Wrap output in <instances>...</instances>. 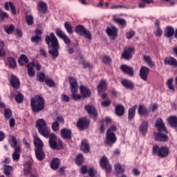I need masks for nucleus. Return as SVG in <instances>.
Instances as JSON below:
<instances>
[{"mask_svg": "<svg viewBox=\"0 0 177 177\" xmlns=\"http://www.w3.org/2000/svg\"><path fill=\"white\" fill-rule=\"evenodd\" d=\"M120 69L125 74H127V75H129V77H133L135 74V71L133 70V68L131 66H128L127 65H125V64L122 65L120 66Z\"/></svg>", "mask_w": 177, "mask_h": 177, "instance_id": "obj_18", "label": "nucleus"}, {"mask_svg": "<svg viewBox=\"0 0 177 177\" xmlns=\"http://www.w3.org/2000/svg\"><path fill=\"white\" fill-rule=\"evenodd\" d=\"M9 15L6 12H1L0 15V21H2L4 19H8Z\"/></svg>", "mask_w": 177, "mask_h": 177, "instance_id": "obj_62", "label": "nucleus"}, {"mask_svg": "<svg viewBox=\"0 0 177 177\" xmlns=\"http://www.w3.org/2000/svg\"><path fill=\"white\" fill-rule=\"evenodd\" d=\"M89 176L91 177H97V170L96 168L92 167L89 169Z\"/></svg>", "mask_w": 177, "mask_h": 177, "instance_id": "obj_46", "label": "nucleus"}, {"mask_svg": "<svg viewBox=\"0 0 177 177\" xmlns=\"http://www.w3.org/2000/svg\"><path fill=\"white\" fill-rule=\"evenodd\" d=\"M19 59L22 60L26 64L28 63V62H29L28 57H27V55H26L24 54L21 55Z\"/></svg>", "mask_w": 177, "mask_h": 177, "instance_id": "obj_61", "label": "nucleus"}, {"mask_svg": "<svg viewBox=\"0 0 177 177\" xmlns=\"http://www.w3.org/2000/svg\"><path fill=\"white\" fill-rule=\"evenodd\" d=\"M84 162V156L82 154L80 153L76 158V164L77 165H82Z\"/></svg>", "mask_w": 177, "mask_h": 177, "instance_id": "obj_47", "label": "nucleus"}, {"mask_svg": "<svg viewBox=\"0 0 177 177\" xmlns=\"http://www.w3.org/2000/svg\"><path fill=\"white\" fill-rule=\"evenodd\" d=\"M33 143L35 147V149H44V142L40 140L38 136H35Z\"/></svg>", "mask_w": 177, "mask_h": 177, "instance_id": "obj_24", "label": "nucleus"}, {"mask_svg": "<svg viewBox=\"0 0 177 177\" xmlns=\"http://www.w3.org/2000/svg\"><path fill=\"white\" fill-rule=\"evenodd\" d=\"M61 99L62 102H66V103H68V102H70V97H68V95L66 94H62L61 95Z\"/></svg>", "mask_w": 177, "mask_h": 177, "instance_id": "obj_60", "label": "nucleus"}, {"mask_svg": "<svg viewBox=\"0 0 177 177\" xmlns=\"http://www.w3.org/2000/svg\"><path fill=\"white\" fill-rule=\"evenodd\" d=\"M24 96L22 95L20 91H17V95L15 96V102L17 103H23Z\"/></svg>", "mask_w": 177, "mask_h": 177, "instance_id": "obj_43", "label": "nucleus"}, {"mask_svg": "<svg viewBox=\"0 0 177 177\" xmlns=\"http://www.w3.org/2000/svg\"><path fill=\"white\" fill-rule=\"evenodd\" d=\"M10 142L11 147L16 149V146H17V139L15 136H11Z\"/></svg>", "mask_w": 177, "mask_h": 177, "instance_id": "obj_53", "label": "nucleus"}, {"mask_svg": "<svg viewBox=\"0 0 177 177\" xmlns=\"http://www.w3.org/2000/svg\"><path fill=\"white\" fill-rule=\"evenodd\" d=\"M153 153L156 156H159L161 158H164L165 157H168V154H169V149L167 147H158V145H156L153 148Z\"/></svg>", "mask_w": 177, "mask_h": 177, "instance_id": "obj_6", "label": "nucleus"}, {"mask_svg": "<svg viewBox=\"0 0 177 177\" xmlns=\"http://www.w3.org/2000/svg\"><path fill=\"white\" fill-rule=\"evenodd\" d=\"M26 21L28 26H32L34 24V17L32 15H26Z\"/></svg>", "mask_w": 177, "mask_h": 177, "instance_id": "obj_42", "label": "nucleus"}, {"mask_svg": "<svg viewBox=\"0 0 177 177\" xmlns=\"http://www.w3.org/2000/svg\"><path fill=\"white\" fill-rule=\"evenodd\" d=\"M174 34H175V30H174V28L171 26L167 27L166 33L165 34V37H167V38H171V37L174 36Z\"/></svg>", "mask_w": 177, "mask_h": 177, "instance_id": "obj_37", "label": "nucleus"}, {"mask_svg": "<svg viewBox=\"0 0 177 177\" xmlns=\"http://www.w3.org/2000/svg\"><path fill=\"white\" fill-rule=\"evenodd\" d=\"M89 117L95 121L97 118V111L93 106H89Z\"/></svg>", "mask_w": 177, "mask_h": 177, "instance_id": "obj_26", "label": "nucleus"}, {"mask_svg": "<svg viewBox=\"0 0 177 177\" xmlns=\"http://www.w3.org/2000/svg\"><path fill=\"white\" fill-rule=\"evenodd\" d=\"M55 33H56V35H57V37H59V38H61L62 39L66 35V33H64V32H63V30H62V29H60V28H57L55 30Z\"/></svg>", "mask_w": 177, "mask_h": 177, "instance_id": "obj_51", "label": "nucleus"}, {"mask_svg": "<svg viewBox=\"0 0 177 177\" xmlns=\"http://www.w3.org/2000/svg\"><path fill=\"white\" fill-rule=\"evenodd\" d=\"M113 21H115V23H118V24H120L122 27H125L127 26V21L124 19L113 17Z\"/></svg>", "mask_w": 177, "mask_h": 177, "instance_id": "obj_40", "label": "nucleus"}, {"mask_svg": "<svg viewBox=\"0 0 177 177\" xmlns=\"http://www.w3.org/2000/svg\"><path fill=\"white\" fill-rule=\"evenodd\" d=\"M30 107L35 114L41 113L45 109V100L41 95H36L30 100Z\"/></svg>", "mask_w": 177, "mask_h": 177, "instance_id": "obj_4", "label": "nucleus"}, {"mask_svg": "<svg viewBox=\"0 0 177 177\" xmlns=\"http://www.w3.org/2000/svg\"><path fill=\"white\" fill-rule=\"evenodd\" d=\"M81 97V95L77 94V92L72 93V98L73 100H80Z\"/></svg>", "mask_w": 177, "mask_h": 177, "instance_id": "obj_59", "label": "nucleus"}, {"mask_svg": "<svg viewBox=\"0 0 177 177\" xmlns=\"http://www.w3.org/2000/svg\"><path fill=\"white\" fill-rule=\"evenodd\" d=\"M68 81L71 86V93H74V92H78V82H77V79L74 77H69Z\"/></svg>", "mask_w": 177, "mask_h": 177, "instance_id": "obj_16", "label": "nucleus"}, {"mask_svg": "<svg viewBox=\"0 0 177 177\" xmlns=\"http://www.w3.org/2000/svg\"><path fill=\"white\" fill-rule=\"evenodd\" d=\"M24 176H28L29 175L30 177H39L37 169H32V165L30 161L24 163Z\"/></svg>", "mask_w": 177, "mask_h": 177, "instance_id": "obj_5", "label": "nucleus"}, {"mask_svg": "<svg viewBox=\"0 0 177 177\" xmlns=\"http://www.w3.org/2000/svg\"><path fill=\"white\" fill-rule=\"evenodd\" d=\"M133 35H135V31L133 30H129L126 32V38L127 39H131V38H133Z\"/></svg>", "mask_w": 177, "mask_h": 177, "instance_id": "obj_56", "label": "nucleus"}, {"mask_svg": "<svg viewBox=\"0 0 177 177\" xmlns=\"http://www.w3.org/2000/svg\"><path fill=\"white\" fill-rule=\"evenodd\" d=\"M10 8L11 9L12 15H16V6H15V4L10 1Z\"/></svg>", "mask_w": 177, "mask_h": 177, "instance_id": "obj_64", "label": "nucleus"}, {"mask_svg": "<svg viewBox=\"0 0 177 177\" xmlns=\"http://www.w3.org/2000/svg\"><path fill=\"white\" fill-rule=\"evenodd\" d=\"M10 82L15 89H19L20 88V80L15 75L10 76Z\"/></svg>", "mask_w": 177, "mask_h": 177, "instance_id": "obj_19", "label": "nucleus"}, {"mask_svg": "<svg viewBox=\"0 0 177 177\" xmlns=\"http://www.w3.org/2000/svg\"><path fill=\"white\" fill-rule=\"evenodd\" d=\"M122 84L127 89H133V82L129 80H123L122 81Z\"/></svg>", "mask_w": 177, "mask_h": 177, "instance_id": "obj_30", "label": "nucleus"}, {"mask_svg": "<svg viewBox=\"0 0 177 177\" xmlns=\"http://www.w3.org/2000/svg\"><path fill=\"white\" fill-rule=\"evenodd\" d=\"M115 169L117 174H124V169L121 167V165L120 163H116L115 165Z\"/></svg>", "mask_w": 177, "mask_h": 177, "instance_id": "obj_50", "label": "nucleus"}, {"mask_svg": "<svg viewBox=\"0 0 177 177\" xmlns=\"http://www.w3.org/2000/svg\"><path fill=\"white\" fill-rule=\"evenodd\" d=\"M8 62L11 68H16V67L17 66V62H16V59H15L14 57H8Z\"/></svg>", "mask_w": 177, "mask_h": 177, "instance_id": "obj_36", "label": "nucleus"}, {"mask_svg": "<svg viewBox=\"0 0 177 177\" xmlns=\"http://www.w3.org/2000/svg\"><path fill=\"white\" fill-rule=\"evenodd\" d=\"M38 6L39 8V10L41 12V13H45V12L48 10V5L44 1L39 2Z\"/></svg>", "mask_w": 177, "mask_h": 177, "instance_id": "obj_34", "label": "nucleus"}, {"mask_svg": "<svg viewBox=\"0 0 177 177\" xmlns=\"http://www.w3.org/2000/svg\"><path fill=\"white\" fill-rule=\"evenodd\" d=\"M36 128L40 135L48 140V145L52 150H62L63 149V141L55 133H50V130L48 128L46 121L44 119H39L36 121Z\"/></svg>", "mask_w": 177, "mask_h": 177, "instance_id": "obj_1", "label": "nucleus"}, {"mask_svg": "<svg viewBox=\"0 0 177 177\" xmlns=\"http://www.w3.org/2000/svg\"><path fill=\"white\" fill-rule=\"evenodd\" d=\"M16 29V27L13 24H10V26H5L4 30L8 35L12 34L13 31Z\"/></svg>", "mask_w": 177, "mask_h": 177, "instance_id": "obj_35", "label": "nucleus"}, {"mask_svg": "<svg viewBox=\"0 0 177 177\" xmlns=\"http://www.w3.org/2000/svg\"><path fill=\"white\" fill-rule=\"evenodd\" d=\"M80 149L83 153H89V144H88V140H83L82 141Z\"/></svg>", "mask_w": 177, "mask_h": 177, "instance_id": "obj_27", "label": "nucleus"}, {"mask_svg": "<svg viewBox=\"0 0 177 177\" xmlns=\"http://www.w3.org/2000/svg\"><path fill=\"white\" fill-rule=\"evenodd\" d=\"M106 32L111 41H115L118 38V28L116 27H108L106 28Z\"/></svg>", "mask_w": 177, "mask_h": 177, "instance_id": "obj_7", "label": "nucleus"}, {"mask_svg": "<svg viewBox=\"0 0 177 177\" xmlns=\"http://www.w3.org/2000/svg\"><path fill=\"white\" fill-rule=\"evenodd\" d=\"M102 62L105 64H110V63H111V58L107 55H105L102 59Z\"/></svg>", "mask_w": 177, "mask_h": 177, "instance_id": "obj_58", "label": "nucleus"}, {"mask_svg": "<svg viewBox=\"0 0 177 177\" xmlns=\"http://www.w3.org/2000/svg\"><path fill=\"white\" fill-rule=\"evenodd\" d=\"M35 157L38 161H43L45 160V151L43 149H35Z\"/></svg>", "mask_w": 177, "mask_h": 177, "instance_id": "obj_20", "label": "nucleus"}, {"mask_svg": "<svg viewBox=\"0 0 177 177\" xmlns=\"http://www.w3.org/2000/svg\"><path fill=\"white\" fill-rule=\"evenodd\" d=\"M12 156L14 161H19L20 160V147L17 146L15 148V151Z\"/></svg>", "mask_w": 177, "mask_h": 177, "instance_id": "obj_28", "label": "nucleus"}, {"mask_svg": "<svg viewBox=\"0 0 177 177\" xmlns=\"http://www.w3.org/2000/svg\"><path fill=\"white\" fill-rule=\"evenodd\" d=\"M133 52H135V48L133 47L124 48L122 53V57L125 60H131L133 57Z\"/></svg>", "mask_w": 177, "mask_h": 177, "instance_id": "obj_10", "label": "nucleus"}, {"mask_svg": "<svg viewBox=\"0 0 177 177\" xmlns=\"http://www.w3.org/2000/svg\"><path fill=\"white\" fill-rule=\"evenodd\" d=\"M156 127L158 128L159 133L155 134V139L159 142H168L169 139L168 136L161 133L165 132V133H168V130L165 127V124L162 122V119L158 118L156 120Z\"/></svg>", "mask_w": 177, "mask_h": 177, "instance_id": "obj_3", "label": "nucleus"}, {"mask_svg": "<svg viewBox=\"0 0 177 177\" xmlns=\"http://www.w3.org/2000/svg\"><path fill=\"white\" fill-rule=\"evenodd\" d=\"M125 109L124 108V106L119 104L115 107V113L117 115L121 116L124 114Z\"/></svg>", "mask_w": 177, "mask_h": 177, "instance_id": "obj_38", "label": "nucleus"}, {"mask_svg": "<svg viewBox=\"0 0 177 177\" xmlns=\"http://www.w3.org/2000/svg\"><path fill=\"white\" fill-rule=\"evenodd\" d=\"M51 127L53 131H54V132H56L59 131V128H60V124H59V122L57 120H55L54 122H53Z\"/></svg>", "mask_w": 177, "mask_h": 177, "instance_id": "obj_52", "label": "nucleus"}, {"mask_svg": "<svg viewBox=\"0 0 177 177\" xmlns=\"http://www.w3.org/2000/svg\"><path fill=\"white\" fill-rule=\"evenodd\" d=\"M64 28H66L68 34H73V26H71V24H70L68 22H65Z\"/></svg>", "mask_w": 177, "mask_h": 177, "instance_id": "obj_49", "label": "nucleus"}, {"mask_svg": "<svg viewBox=\"0 0 177 177\" xmlns=\"http://www.w3.org/2000/svg\"><path fill=\"white\" fill-rule=\"evenodd\" d=\"M172 84H174V78L169 79L167 82V85L169 89H170V91H172L174 92L175 91V87H174V85Z\"/></svg>", "mask_w": 177, "mask_h": 177, "instance_id": "obj_45", "label": "nucleus"}, {"mask_svg": "<svg viewBox=\"0 0 177 177\" xmlns=\"http://www.w3.org/2000/svg\"><path fill=\"white\" fill-rule=\"evenodd\" d=\"M4 117L6 120H9V118H12V110L10 109L4 110Z\"/></svg>", "mask_w": 177, "mask_h": 177, "instance_id": "obj_48", "label": "nucleus"}, {"mask_svg": "<svg viewBox=\"0 0 177 177\" xmlns=\"http://www.w3.org/2000/svg\"><path fill=\"white\" fill-rule=\"evenodd\" d=\"M117 131V127L115 125H112L108 130L106 131V133H115L114 132Z\"/></svg>", "mask_w": 177, "mask_h": 177, "instance_id": "obj_57", "label": "nucleus"}, {"mask_svg": "<svg viewBox=\"0 0 177 177\" xmlns=\"http://www.w3.org/2000/svg\"><path fill=\"white\" fill-rule=\"evenodd\" d=\"M154 35L156 37H161L162 35V29L160 28V21H156L155 22Z\"/></svg>", "mask_w": 177, "mask_h": 177, "instance_id": "obj_25", "label": "nucleus"}, {"mask_svg": "<svg viewBox=\"0 0 177 177\" xmlns=\"http://www.w3.org/2000/svg\"><path fill=\"white\" fill-rule=\"evenodd\" d=\"M80 62L82 63V64H83L84 67H89V63H86L83 57H80Z\"/></svg>", "mask_w": 177, "mask_h": 177, "instance_id": "obj_63", "label": "nucleus"}, {"mask_svg": "<svg viewBox=\"0 0 177 177\" xmlns=\"http://www.w3.org/2000/svg\"><path fill=\"white\" fill-rule=\"evenodd\" d=\"M75 32L79 34V35H82L87 39H89V32L82 25H77L75 28Z\"/></svg>", "mask_w": 177, "mask_h": 177, "instance_id": "obj_9", "label": "nucleus"}, {"mask_svg": "<svg viewBox=\"0 0 177 177\" xmlns=\"http://www.w3.org/2000/svg\"><path fill=\"white\" fill-rule=\"evenodd\" d=\"M88 125H89V120L86 118H80L77 122V127L81 131L86 129V128H88Z\"/></svg>", "mask_w": 177, "mask_h": 177, "instance_id": "obj_12", "label": "nucleus"}, {"mask_svg": "<svg viewBox=\"0 0 177 177\" xmlns=\"http://www.w3.org/2000/svg\"><path fill=\"white\" fill-rule=\"evenodd\" d=\"M106 89H107V82L104 80H100L97 85L98 93H102V92H104Z\"/></svg>", "mask_w": 177, "mask_h": 177, "instance_id": "obj_22", "label": "nucleus"}, {"mask_svg": "<svg viewBox=\"0 0 177 177\" xmlns=\"http://www.w3.org/2000/svg\"><path fill=\"white\" fill-rule=\"evenodd\" d=\"M138 113L140 117H147L149 115V109L145 104L138 106Z\"/></svg>", "mask_w": 177, "mask_h": 177, "instance_id": "obj_17", "label": "nucleus"}, {"mask_svg": "<svg viewBox=\"0 0 177 177\" xmlns=\"http://www.w3.org/2000/svg\"><path fill=\"white\" fill-rule=\"evenodd\" d=\"M165 64H168L173 67H177V60L172 57H167L165 58Z\"/></svg>", "mask_w": 177, "mask_h": 177, "instance_id": "obj_23", "label": "nucleus"}, {"mask_svg": "<svg viewBox=\"0 0 177 177\" xmlns=\"http://www.w3.org/2000/svg\"><path fill=\"white\" fill-rule=\"evenodd\" d=\"M100 165L102 168L105 169L106 174H110L112 171L111 165L109 163V159L106 156H103L100 160Z\"/></svg>", "mask_w": 177, "mask_h": 177, "instance_id": "obj_11", "label": "nucleus"}, {"mask_svg": "<svg viewBox=\"0 0 177 177\" xmlns=\"http://www.w3.org/2000/svg\"><path fill=\"white\" fill-rule=\"evenodd\" d=\"M45 82L46 85H48V86H50V88H55V86H56L55 82L52 79H46Z\"/></svg>", "mask_w": 177, "mask_h": 177, "instance_id": "obj_55", "label": "nucleus"}, {"mask_svg": "<svg viewBox=\"0 0 177 177\" xmlns=\"http://www.w3.org/2000/svg\"><path fill=\"white\" fill-rule=\"evenodd\" d=\"M168 123L169 124L170 127L172 128H175L177 129V118L176 116H171L167 119Z\"/></svg>", "mask_w": 177, "mask_h": 177, "instance_id": "obj_29", "label": "nucleus"}, {"mask_svg": "<svg viewBox=\"0 0 177 177\" xmlns=\"http://www.w3.org/2000/svg\"><path fill=\"white\" fill-rule=\"evenodd\" d=\"M117 142V136L115 133H106L104 144L109 147H113L114 143Z\"/></svg>", "mask_w": 177, "mask_h": 177, "instance_id": "obj_8", "label": "nucleus"}, {"mask_svg": "<svg viewBox=\"0 0 177 177\" xmlns=\"http://www.w3.org/2000/svg\"><path fill=\"white\" fill-rule=\"evenodd\" d=\"M144 62H146L147 64L149 66V67H156V64L151 60V57L149 55H144L143 56Z\"/></svg>", "mask_w": 177, "mask_h": 177, "instance_id": "obj_33", "label": "nucleus"}, {"mask_svg": "<svg viewBox=\"0 0 177 177\" xmlns=\"http://www.w3.org/2000/svg\"><path fill=\"white\" fill-rule=\"evenodd\" d=\"M46 78V75L43 72H40L37 74V81L39 82H44Z\"/></svg>", "mask_w": 177, "mask_h": 177, "instance_id": "obj_44", "label": "nucleus"}, {"mask_svg": "<svg viewBox=\"0 0 177 177\" xmlns=\"http://www.w3.org/2000/svg\"><path fill=\"white\" fill-rule=\"evenodd\" d=\"M32 42H34L35 44H38L42 41V39L40 35H35L32 37L31 39Z\"/></svg>", "mask_w": 177, "mask_h": 177, "instance_id": "obj_54", "label": "nucleus"}, {"mask_svg": "<svg viewBox=\"0 0 177 177\" xmlns=\"http://www.w3.org/2000/svg\"><path fill=\"white\" fill-rule=\"evenodd\" d=\"M59 165H60V160L59 158H54L50 163V167L52 169H54V171L59 169Z\"/></svg>", "mask_w": 177, "mask_h": 177, "instance_id": "obj_32", "label": "nucleus"}, {"mask_svg": "<svg viewBox=\"0 0 177 177\" xmlns=\"http://www.w3.org/2000/svg\"><path fill=\"white\" fill-rule=\"evenodd\" d=\"M45 41L48 46V54L53 60L57 59V57H59V49H60V46L59 45V40H57V37H56L55 33L51 32L50 35H46Z\"/></svg>", "mask_w": 177, "mask_h": 177, "instance_id": "obj_2", "label": "nucleus"}, {"mask_svg": "<svg viewBox=\"0 0 177 177\" xmlns=\"http://www.w3.org/2000/svg\"><path fill=\"white\" fill-rule=\"evenodd\" d=\"M80 89L83 97H86L89 95V90L85 86H80Z\"/></svg>", "mask_w": 177, "mask_h": 177, "instance_id": "obj_39", "label": "nucleus"}, {"mask_svg": "<svg viewBox=\"0 0 177 177\" xmlns=\"http://www.w3.org/2000/svg\"><path fill=\"white\" fill-rule=\"evenodd\" d=\"M149 73H150V68H147V66H142L140 68V77L142 81H147Z\"/></svg>", "mask_w": 177, "mask_h": 177, "instance_id": "obj_15", "label": "nucleus"}, {"mask_svg": "<svg viewBox=\"0 0 177 177\" xmlns=\"http://www.w3.org/2000/svg\"><path fill=\"white\" fill-rule=\"evenodd\" d=\"M13 170V167L10 165H4V174L6 176H10V173Z\"/></svg>", "mask_w": 177, "mask_h": 177, "instance_id": "obj_41", "label": "nucleus"}, {"mask_svg": "<svg viewBox=\"0 0 177 177\" xmlns=\"http://www.w3.org/2000/svg\"><path fill=\"white\" fill-rule=\"evenodd\" d=\"M139 131L142 136H146V133L149 132V122L147 120H142L139 126Z\"/></svg>", "mask_w": 177, "mask_h": 177, "instance_id": "obj_13", "label": "nucleus"}, {"mask_svg": "<svg viewBox=\"0 0 177 177\" xmlns=\"http://www.w3.org/2000/svg\"><path fill=\"white\" fill-rule=\"evenodd\" d=\"M73 131L71 129L64 128L61 129V136L65 140H71L72 139Z\"/></svg>", "mask_w": 177, "mask_h": 177, "instance_id": "obj_14", "label": "nucleus"}, {"mask_svg": "<svg viewBox=\"0 0 177 177\" xmlns=\"http://www.w3.org/2000/svg\"><path fill=\"white\" fill-rule=\"evenodd\" d=\"M136 109H138V105H135L133 108L129 109V120H133L135 114H136Z\"/></svg>", "mask_w": 177, "mask_h": 177, "instance_id": "obj_31", "label": "nucleus"}, {"mask_svg": "<svg viewBox=\"0 0 177 177\" xmlns=\"http://www.w3.org/2000/svg\"><path fill=\"white\" fill-rule=\"evenodd\" d=\"M34 67H35V64L34 62H30L27 64L28 75L31 78L35 76V71L34 70Z\"/></svg>", "mask_w": 177, "mask_h": 177, "instance_id": "obj_21", "label": "nucleus"}]
</instances>
